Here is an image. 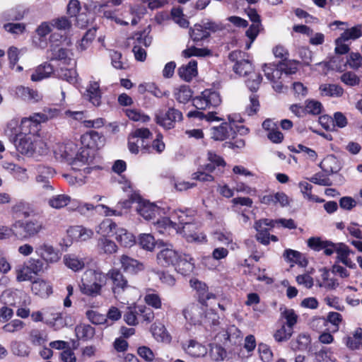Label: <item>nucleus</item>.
<instances>
[{
    "label": "nucleus",
    "instance_id": "obj_58",
    "mask_svg": "<svg viewBox=\"0 0 362 362\" xmlns=\"http://www.w3.org/2000/svg\"><path fill=\"white\" fill-rule=\"evenodd\" d=\"M139 243L142 248L148 251L153 250L156 245L154 237L148 233L141 235Z\"/></svg>",
    "mask_w": 362,
    "mask_h": 362
},
{
    "label": "nucleus",
    "instance_id": "obj_37",
    "mask_svg": "<svg viewBox=\"0 0 362 362\" xmlns=\"http://www.w3.org/2000/svg\"><path fill=\"white\" fill-rule=\"evenodd\" d=\"M63 261L64 264L74 272L81 270L85 266L83 260L74 255H64Z\"/></svg>",
    "mask_w": 362,
    "mask_h": 362
},
{
    "label": "nucleus",
    "instance_id": "obj_63",
    "mask_svg": "<svg viewBox=\"0 0 362 362\" xmlns=\"http://www.w3.org/2000/svg\"><path fill=\"white\" fill-rule=\"evenodd\" d=\"M341 81L346 85L349 86H357L360 83L359 77L354 72L347 71L344 73L341 77Z\"/></svg>",
    "mask_w": 362,
    "mask_h": 362
},
{
    "label": "nucleus",
    "instance_id": "obj_55",
    "mask_svg": "<svg viewBox=\"0 0 362 362\" xmlns=\"http://www.w3.org/2000/svg\"><path fill=\"white\" fill-rule=\"evenodd\" d=\"M138 315V306L134 308L128 307L124 315V320L128 325L135 326L139 323Z\"/></svg>",
    "mask_w": 362,
    "mask_h": 362
},
{
    "label": "nucleus",
    "instance_id": "obj_34",
    "mask_svg": "<svg viewBox=\"0 0 362 362\" xmlns=\"http://www.w3.org/2000/svg\"><path fill=\"white\" fill-rule=\"evenodd\" d=\"M117 229L115 223L110 219H105L98 226L96 232L104 237L115 235Z\"/></svg>",
    "mask_w": 362,
    "mask_h": 362
},
{
    "label": "nucleus",
    "instance_id": "obj_49",
    "mask_svg": "<svg viewBox=\"0 0 362 362\" xmlns=\"http://www.w3.org/2000/svg\"><path fill=\"white\" fill-rule=\"evenodd\" d=\"M182 55L185 58L191 57H206L211 55V51L207 48H197L196 47H190L182 51Z\"/></svg>",
    "mask_w": 362,
    "mask_h": 362
},
{
    "label": "nucleus",
    "instance_id": "obj_44",
    "mask_svg": "<svg viewBox=\"0 0 362 362\" xmlns=\"http://www.w3.org/2000/svg\"><path fill=\"white\" fill-rule=\"evenodd\" d=\"M15 272L18 282L29 281L33 279V273L25 262L16 267Z\"/></svg>",
    "mask_w": 362,
    "mask_h": 362
},
{
    "label": "nucleus",
    "instance_id": "obj_54",
    "mask_svg": "<svg viewBox=\"0 0 362 362\" xmlns=\"http://www.w3.org/2000/svg\"><path fill=\"white\" fill-rule=\"evenodd\" d=\"M299 187L300 192L303 194V197L308 201L315 202H322V200L320 199L317 196L312 194V185L307 182H300L299 183Z\"/></svg>",
    "mask_w": 362,
    "mask_h": 362
},
{
    "label": "nucleus",
    "instance_id": "obj_12",
    "mask_svg": "<svg viewBox=\"0 0 362 362\" xmlns=\"http://www.w3.org/2000/svg\"><path fill=\"white\" fill-rule=\"evenodd\" d=\"M182 114L175 108H170L163 115H156V122L165 129H170L174 127L175 123L181 121Z\"/></svg>",
    "mask_w": 362,
    "mask_h": 362
},
{
    "label": "nucleus",
    "instance_id": "obj_46",
    "mask_svg": "<svg viewBox=\"0 0 362 362\" xmlns=\"http://www.w3.org/2000/svg\"><path fill=\"white\" fill-rule=\"evenodd\" d=\"M281 317L284 319L286 326L293 328L297 323L298 316L293 309L284 308L281 313Z\"/></svg>",
    "mask_w": 362,
    "mask_h": 362
},
{
    "label": "nucleus",
    "instance_id": "obj_56",
    "mask_svg": "<svg viewBox=\"0 0 362 362\" xmlns=\"http://www.w3.org/2000/svg\"><path fill=\"white\" fill-rule=\"evenodd\" d=\"M362 35V30L361 25L354 26L351 28L346 29L341 34V39H344L346 41L352 40H355L359 38Z\"/></svg>",
    "mask_w": 362,
    "mask_h": 362
},
{
    "label": "nucleus",
    "instance_id": "obj_40",
    "mask_svg": "<svg viewBox=\"0 0 362 362\" xmlns=\"http://www.w3.org/2000/svg\"><path fill=\"white\" fill-rule=\"evenodd\" d=\"M263 71L267 78L274 82L279 79L282 75L281 68L273 64H264Z\"/></svg>",
    "mask_w": 362,
    "mask_h": 362
},
{
    "label": "nucleus",
    "instance_id": "obj_31",
    "mask_svg": "<svg viewBox=\"0 0 362 362\" xmlns=\"http://www.w3.org/2000/svg\"><path fill=\"white\" fill-rule=\"evenodd\" d=\"M3 167L5 170L13 174L18 180L25 181L28 180V177L25 168L10 162H5Z\"/></svg>",
    "mask_w": 362,
    "mask_h": 362
},
{
    "label": "nucleus",
    "instance_id": "obj_5",
    "mask_svg": "<svg viewBox=\"0 0 362 362\" xmlns=\"http://www.w3.org/2000/svg\"><path fill=\"white\" fill-rule=\"evenodd\" d=\"M177 217L179 224L181 225L182 227L178 226L176 233H181L188 242H206V236L202 233H199L196 231L198 226L191 223L185 212L180 211V214H179Z\"/></svg>",
    "mask_w": 362,
    "mask_h": 362
},
{
    "label": "nucleus",
    "instance_id": "obj_36",
    "mask_svg": "<svg viewBox=\"0 0 362 362\" xmlns=\"http://www.w3.org/2000/svg\"><path fill=\"white\" fill-rule=\"evenodd\" d=\"M173 95L180 103L185 104L192 97V91L187 86H181L174 90Z\"/></svg>",
    "mask_w": 362,
    "mask_h": 362
},
{
    "label": "nucleus",
    "instance_id": "obj_18",
    "mask_svg": "<svg viewBox=\"0 0 362 362\" xmlns=\"http://www.w3.org/2000/svg\"><path fill=\"white\" fill-rule=\"evenodd\" d=\"M15 95L24 101L35 103L42 98V95L37 90L23 86L15 88Z\"/></svg>",
    "mask_w": 362,
    "mask_h": 362
},
{
    "label": "nucleus",
    "instance_id": "obj_15",
    "mask_svg": "<svg viewBox=\"0 0 362 362\" xmlns=\"http://www.w3.org/2000/svg\"><path fill=\"white\" fill-rule=\"evenodd\" d=\"M35 252L46 263L53 264L57 262L60 259V254L52 245L44 243L36 248Z\"/></svg>",
    "mask_w": 362,
    "mask_h": 362
},
{
    "label": "nucleus",
    "instance_id": "obj_17",
    "mask_svg": "<svg viewBox=\"0 0 362 362\" xmlns=\"http://www.w3.org/2000/svg\"><path fill=\"white\" fill-rule=\"evenodd\" d=\"M182 315L185 319L192 325L201 323L203 317L202 308L194 303L187 305L182 310Z\"/></svg>",
    "mask_w": 362,
    "mask_h": 362
},
{
    "label": "nucleus",
    "instance_id": "obj_3",
    "mask_svg": "<svg viewBox=\"0 0 362 362\" xmlns=\"http://www.w3.org/2000/svg\"><path fill=\"white\" fill-rule=\"evenodd\" d=\"M56 158L62 159L71 165H74L77 162L83 164L88 163L90 158V151L82 149L78 151V146L73 141H67L59 144L54 151Z\"/></svg>",
    "mask_w": 362,
    "mask_h": 362
},
{
    "label": "nucleus",
    "instance_id": "obj_19",
    "mask_svg": "<svg viewBox=\"0 0 362 362\" xmlns=\"http://www.w3.org/2000/svg\"><path fill=\"white\" fill-rule=\"evenodd\" d=\"M175 269L183 275H189L193 272L195 262L192 257L187 254L178 255V259L174 265Z\"/></svg>",
    "mask_w": 362,
    "mask_h": 362
},
{
    "label": "nucleus",
    "instance_id": "obj_26",
    "mask_svg": "<svg viewBox=\"0 0 362 362\" xmlns=\"http://www.w3.org/2000/svg\"><path fill=\"white\" fill-rule=\"evenodd\" d=\"M197 73V62L194 59L189 61L187 64L181 66L177 70L180 77L187 82L191 81Z\"/></svg>",
    "mask_w": 362,
    "mask_h": 362
},
{
    "label": "nucleus",
    "instance_id": "obj_39",
    "mask_svg": "<svg viewBox=\"0 0 362 362\" xmlns=\"http://www.w3.org/2000/svg\"><path fill=\"white\" fill-rule=\"evenodd\" d=\"M230 130L229 125L224 123L219 127H213L211 129V136L216 141H223L229 136Z\"/></svg>",
    "mask_w": 362,
    "mask_h": 362
},
{
    "label": "nucleus",
    "instance_id": "obj_30",
    "mask_svg": "<svg viewBox=\"0 0 362 362\" xmlns=\"http://www.w3.org/2000/svg\"><path fill=\"white\" fill-rule=\"evenodd\" d=\"M177 224L167 217L158 219L154 223L155 229L160 234H170L173 231H177Z\"/></svg>",
    "mask_w": 362,
    "mask_h": 362
},
{
    "label": "nucleus",
    "instance_id": "obj_45",
    "mask_svg": "<svg viewBox=\"0 0 362 362\" xmlns=\"http://www.w3.org/2000/svg\"><path fill=\"white\" fill-rule=\"evenodd\" d=\"M151 332L153 337L159 341L170 342V336L166 331L165 327L161 324H153L151 326Z\"/></svg>",
    "mask_w": 362,
    "mask_h": 362
},
{
    "label": "nucleus",
    "instance_id": "obj_28",
    "mask_svg": "<svg viewBox=\"0 0 362 362\" xmlns=\"http://www.w3.org/2000/svg\"><path fill=\"white\" fill-rule=\"evenodd\" d=\"M320 168L327 173H336L341 170V165L337 157L329 155L321 162Z\"/></svg>",
    "mask_w": 362,
    "mask_h": 362
},
{
    "label": "nucleus",
    "instance_id": "obj_62",
    "mask_svg": "<svg viewBox=\"0 0 362 362\" xmlns=\"http://www.w3.org/2000/svg\"><path fill=\"white\" fill-rule=\"evenodd\" d=\"M305 107L306 114L308 113L316 115L320 114L322 110V105L321 103L314 100H306Z\"/></svg>",
    "mask_w": 362,
    "mask_h": 362
},
{
    "label": "nucleus",
    "instance_id": "obj_60",
    "mask_svg": "<svg viewBox=\"0 0 362 362\" xmlns=\"http://www.w3.org/2000/svg\"><path fill=\"white\" fill-rule=\"evenodd\" d=\"M86 317L93 324L103 325L107 323L105 315L93 310H88L86 312Z\"/></svg>",
    "mask_w": 362,
    "mask_h": 362
},
{
    "label": "nucleus",
    "instance_id": "obj_47",
    "mask_svg": "<svg viewBox=\"0 0 362 362\" xmlns=\"http://www.w3.org/2000/svg\"><path fill=\"white\" fill-rule=\"evenodd\" d=\"M214 239L226 245H231V248L235 249L236 244L233 243V234L229 231H216L213 234Z\"/></svg>",
    "mask_w": 362,
    "mask_h": 362
},
{
    "label": "nucleus",
    "instance_id": "obj_33",
    "mask_svg": "<svg viewBox=\"0 0 362 362\" xmlns=\"http://www.w3.org/2000/svg\"><path fill=\"white\" fill-rule=\"evenodd\" d=\"M116 240L124 247H132L135 243V238L132 233L123 228H118L115 231Z\"/></svg>",
    "mask_w": 362,
    "mask_h": 362
},
{
    "label": "nucleus",
    "instance_id": "obj_14",
    "mask_svg": "<svg viewBox=\"0 0 362 362\" xmlns=\"http://www.w3.org/2000/svg\"><path fill=\"white\" fill-rule=\"evenodd\" d=\"M178 255L171 246L164 245L157 255V262L163 267L174 266L178 259Z\"/></svg>",
    "mask_w": 362,
    "mask_h": 362
},
{
    "label": "nucleus",
    "instance_id": "obj_50",
    "mask_svg": "<svg viewBox=\"0 0 362 362\" xmlns=\"http://www.w3.org/2000/svg\"><path fill=\"white\" fill-rule=\"evenodd\" d=\"M57 76L59 78L71 84L77 81V73L74 69L61 68L57 71Z\"/></svg>",
    "mask_w": 362,
    "mask_h": 362
},
{
    "label": "nucleus",
    "instance_id": "obj_20",
    "mask_svg": "<svg viewBox=\"0 0 362 362\" xmlns=\"http://www.w3.org/2000/svg\"><path fill=\"white\" fill-rule=\"evenodd\" d=\"M182 348L185 352L192 358L204 357L208 352L205 345L194 339H190L187 344H183Z\"/></svg>",
    "mask_w": 362,
    "mask_h": 362
},
{
    "label": "nucleus",
    "instance_id": "obj_61",
    "mask_svg": "<svg viewBox=\"0 0 362 362\" xmlns=\"http://www.w3.org/2000/svg\"><path fill=\"white\" fill-rule=\"evenodd\" d=\"M243 338L241 331L235 326H230L227 330V339L234 344L240 343Z\"/></svg>",
    "mask_w": 362,
    "mask_h": 362
},
{
    "label": "nucleus",
    "instance_id": "obj_10",
    "mask_svg": "<svg viewBox=\"0 0 362 362\" xmlns=\"http://www.w3.org/2000/svg\"><path fill=\"white\" fill-rule=\"evenodd\" d=\"M36 116L37 113H35L29 117H23L21 119L18 136L21 135H27L28 134H40V124L42 121ZM16 134V136L18 135V134Z\"/></svg>",
    "mask_w": 362,
    "mask_h": 362
},
{
    "label": "nucleus",
    "instance_id": "obj_64",
    "mask_svg": "<svg viewBox=\"0 0 362 362\" xmlns=\"http://www.w3.org/2000/svg\"><path fill=\"white\" fill-rule=\"evenodd\" d=\"M52 59H58V60H64L66 62L67 60H70L71 57L73 55L72 52L70 49L61 47L56 50L55 49H52Z\"/></svg>",
    "mask_w": 362,
    "mask_h": 362
},
{
    "label": "nucleus",
    "instance_id": "obj_1",
    "mask_svg": "<svg viewBox=\"0 0 362 362\" xmlns=\"http://www.w3.org/2000/svg\"><path fill=\"white\" fill-rule=\"evenodd\" d=\"M14 144L21 154L29 158H38L49 152L46 141L40 134L21 135Z\"/></svg>",
    "mask_w": 362,
    "mask_h": 362
},
{
    "label": "nucleus",
    "instance_id": "obj_13",
    "mask_svg": "<svg viewBox=\"0 0 362 362\" xmlns=\"http://www.w3.org/2000/svg\"><path fill=\"white\" fill-rule=\"evenodd\" d=\"M81 143L88 149H98L104 146L105 138L97 132L91 131L81 136Z\"/></svg>",
    "mask_w": 362,
    "mask_h": 362
},
{
    "label": "nucleus",
    "instance_id": "obj_51",
    "mask_svg": "<svg viewBox=\"0 0 362 362\" xmlns=\"http://www.w3.org/2000/svg\"><path fill=\"white\" fill-rule=\"evenodd\" d=\"M98 249L104 253L112 254L117 251L116 244L109 239L103 237L99 239L98 243Z\"/></svg>",
    "mask_w": 362,
    "mask_h": 362
},
{
    "label": "nucleus",
    "instance_id": "obj_11",
    "mask_svg": "<svg viewBox=\"0 0 362 362\" xmlns=\"http://www.w3.org/2000/svg\"><path fill=\"white\" fill-rule=\"evenodd\" d=\"M138 199L136 210L146 220L153 219L161 214L162 210L153 203L142 200L140 197H138Z\"/></svg>",
    "mask_w": 362,
    "mask_h": 362
},
{
    "label": "nucleus",
    "instance_id": "obj_35",
    "mask_svg": "<svg viewBox=\"0 0 362 362\" xmlns=\"http://www.w3.org/2000/svg\"><path fill=\"white\" fill-rule=\"evenodd\" d=\"M165 145L163 141V136L160 134H158L156 138L153 141L152 146L148 144H144L142 141V152L144 153H150L151 150L156 151L158 153H161L164 151Z\"/></svg>",
    "mask_w": 362,
    "mask_h": 362
},
{
    "label": "nucleus",
    "instance_id": "obj_41",
    "mask_svg": "<svg viewBox=\"0 0 362 362\" xmlns=\"http://www.w3.org/2000/svg\"><path fill=\"white\" fill-rule=\"evenodd\" d=\"M320 90L322 95L329 97H340L344 93L343 88L334 84H322L320 86Z\"/></svg>",
    "mask_w": 362,
    "mask_h": 362
},
{
    "label": "nucleus",
    "instance_id": "obj_21",
    "mask_svg": "<svg viewBox=\"0 0 362 362\" xmlns=\"http://www.w3.org/2000/svg\"><path fill=\"white\" fill-rule=\"evenodd\" d=\"M192 288L197 291L199 296V300L204 304L208 300L216 298V295L209 292L206 284L197 279H192L189 281Z\"/></svg>",
    "mask_w": 362,
    "mask_h": 362
},
{
    "label": "nucleus",
    "instance_id": "obj_25",
    "mask_svg": "<svg viewBox=\"0 0 362 362\" xmlns=\"http://www.w3.org/2000/svg\"><path fill=\"white\" fill-rule=\"evenodd\" d=\"M68 233L72 238L77 241H87L92 238L94 235V232L92 229L82 226L71 227L69 229Z\"/></svg>",
    "mask_w": 362,
    "mask_h": 362
},
{
    "label": "nucleus",
    "instance_id": "obj_8",
    "mask_svg": "<svg viewBox=\"0 0 362 362\" xmlns=\"http://www.w3.org/2000/svg\"><path fill=\"white\" fill-rule=\"evenodd\" d=\"M221 103L219 93L211 89L204 90L199 96L193 99L194 105L199 110L216 107Z\"/></svg>",
    "mask_w": 362,
    "mask_h": 362
},
{
    "label": "nucleus",
    "instance_id": "obj_23",
    "mask_svg": "<svg viewBox=\"0 0 362 362\" xmlns=\"http://www.w3.org/2000/svg\"><path fill=\"white\" fill-rule=\"evenodd\" d=\"M44 314L45 316V322L47 325L54 327L56 329L64 326L65 324L62 318V314L54 308H49L45 309Z\"/></svg>",
    "mask_w": 362,
    "mask_h": 362
},
{
    "label": "nucleus",
    "instance_id": "obj_22",
    "mask_svg": "<svg viewBox=\"0 0 362 362\" xmlns=\"http://www.w3.org/2000/svg\"><path fill=\"white\" fill-rule=\"evenodd\" d=\"M354 254V252L344 243H340V245L337 247V262H341L350 269H355L356 267V264L351 258V255Z\"/></svg>",
    "mask_w": 362,
    "mask_h": 362
},
{
    "label": "nucleus",
    "instance_id": "obj_53",
    "mask_svg": "<svg viewBox=\"0 0 362 362\" xmlns=\"http://www.w3.org/2000/svg\"><path fill=\"white\" fill-rule=\"evenodd\" d=\"M171 16L173 21L179 25L181 28H188L189 22L185 18L183 11L180 8H174L171 11Z\"/></svg>",
    "mask_w": 362,
    "mask_h": 362
},
{
    "label": "nucleus",
    "instance_id": "obj_52",
    "mask_svg": "<svg viewBox=\"0 0 362 362\" xmlns=\"http://www.w3.org/2000/svg\"><path fill=\"white\" fill-rule=\"evenodd\" d=\"M293 332V328L282 325L281 327L274 332V338L278 342L285 341L291 338Z\"/></svg>",
    "mask_w": 362,
    "mask_h": 362
},
{
    "label": "nucleus",
    "instance_id": "obj_24",
    "mask_svg": "<svg viewBox=\"0 0 362 362\" xmlns=\"http://www.w3.org/2000/svg\"><path fill=\"white\" fill-rule=\"evenodd\" d=\"M32 291L41 298H47L52 293V284L42 279H37L32 283Z\"/></svg>",
    "mask_w": 362,
    "mask_h": 362
},
{
    "label": "nucleus",
    "instance_id": "obj_4",
    "mask_svg": "<svg viewBox=\"0 0 362 362\" xmlns=\"http://www.w3.org/2000/svg\"><path fill=\"white\" fill-rule=\"evenodd\" d=\"M107 277L112 282V291L115 298H119L124 293H129L132 296L129 298L130 300L139 296L138 290L128 284L127 280L119 270L115 269L110 270L106 274Z\"/></svg>",
    "mask_w": 362,
    "mask_h": 362
},
{
    "label": "nucleus",
    "instance_id": "obj_7",
    "mask_svg": "<svg viewBox=\"0 0 362 362\" xmlns=\"http://www.w3.org/2000/svg\"><path fill=\"white\" fill-rule=\"evenodd\" d=\"M245 52L239 50L233 51L229 54V59L235 62L233 66L234 71L240 76H247L252 73L253 66Z\"/></svg>",
    "mask_w": 362,
    "mask_h": 362
},
{
    "label": "nucleus",
    "instance_id": "obj_43",
    "mask_svg": "<svg viewBox=\"0 0 362 362\" xmlns=\"http://www.w3.org/2000/svg\"><path fill=\"white\" fill-rule=\"evenodd\" d=\"M149 30L145 29L143 31L134 33L132 37L133 46L136 44L141 45L142 47H147L151 44V37L149 36Z\"/></svg>",
    "mask_w": 362,
    "mask_h": 362
},
{
    "label": "nucleus",
    "instance_id": "obj_2",
    "mask_svg": "<svg viewBox=\"0 0 362 362\" xmlns=\"http://www.w3.org/2000/svg\"><path fill=\"white\" fill-rule=\"evenodd\" d=\"M107 281L106 274L93 269L86 270L82 275L79 288L88 296L96 297L102 294Z\"/></svg>",
    "mask_w": 362,
    "mask_h": 362
},
{
    "label": "nucleus",
    "instance_id": "obj_59",
    "mask_svg": "<svg viewBox=\"0 0 362 362\" xmlns=\"http://www.w3.org/2000/svg\"><path fill=\"white\" fill-rule=\"evenodd\" d=\"M261 27V23H252L247 30L245 34L246 36L250 39V42L247 44L246 49H248L250 48L252 43L255 41L258 34L259 33Z\"/></svg>",
    "mask_w": 362,
    "mask_h": 362
},
{
    "label": "nucleus",
    "instance_id": "obj_16",
    "mask_svg": "<svg viewBox=\"0 0 362 362\" xmlns=\"http://www.w3.org/2000/svg\"><path fill=\"white\" fill-rule=\"evenodd\" d=\"M83 96L93 105L100 106L102 103V91L99 83L95 81H90Z\"/></svg>",
    "mask_w": 362,
    "mask_h": 362
},
{
    "label": "nucleus",
    "instance_id": "obj_32",
    "mask_svg": "<svg viewBox=\"0 0 362 362\" xmlns=\"http://www.w3.org/2000/svg\"><path fill=\"white\" fill-rule=\"evenodd\" d=\"M284 257L287 262L297 264L302 267H305L308 264V260L305 256L296 250L291 249L286 250L284 253Z\"/></svg>",
    "mask_w": 362,
    "mask_h": 362
},
{
    "label": "nucleus",
    "instance_id": "obj_38",
    "mask_svg": "<svg viewBox=\"0 0 362 362\" xmlns=\"http://www.w3.org/2000/svg\"><path fill=\"white\" fill-rule=\"evenodd\" d=\"M76 335L78 339L89 340L95 334V329L90 325L81 324L75 328Z\"/></svg>",
    "mask_w": 362,
    "mask_h": 362
},
{
    "label": "nucleus",
    "instance_id": "obj_27",
    "mask_svg": "<svg viewBox=\"0 0 362 362\" xmlns=\"http://www.w3.org/2000/svg\"><path fill=\"white\" fill-rule=\"evenodd\" d=\"M122 268L124 272L136 274L144 269V265L138 260L133 259L126 255H123L119 258Z\"/></svg>",
    "mask_w": 362,
    "mask_h": 362
},
{
    "label": "nucleus",
    "instance_id": "obj_48",
    "mask_svg": "<svg viewBox=\"0 0 362 362\" xmlns=\"http://www.w3.org/2000/svg\"><path fill=\"white\" fill-rule=\"evenodd\" d=\"M96 30L95 28L89 29L78 44L76 46L77 50L83 52L86 50L90 45L95 38Z\"/></svg>",
    "mask_w": 362,
    "mask_h": 362
},
{
    "label": "nucleus",
    "instance_id": "obj_42",
    "mask_svg": "<svg viewBox=\"0 0 362 362\" xmlns=\"http://www.w3.org/2000/svg\"><path fill=\"white\" fill-rule=\"evenodd\" d=\"M71 199L69 195L57 194L49 199L48 204L53 209H59L67 206L71 202Z\"/></svg>",
    "mask_w": 362,
    "mask_h": 362
},
{
    "label": "nucleus",
    "instance_id": "obj_6",
    "mask_svg": "<svg viewBox=\"0 0 362 362\" xmlns=\"http://www.w3.org/2000/svg\"><path fill=\"white\" fill-rule=\"evenodd\" d=\"M13 230L16 238L25 240L37 235L42 230V225L36 220H18L13 223Z\"/></svg>",
    "mask_w": 362,
    "mask_h": 362
},
{
    "label": "nucleus",
    "instance_id": "obj_29",
    "mask_svg": "<svg viewBox=\"0 0 362 362\" xmlns=\"http://www.w3.org/2000/svg\"><path fill=\"white\" fill-rule=\"evenodd\" d=\"M53 72L54 69L52 65L44 63L35 69L30 78L33 81L37 82L49 77Z\"/></svg>",
    "mask_w": 362,
    "mask_h": 362
},
{
    "label": "nucleus",
    "instance_id": "obj_9",
    "mask_svg": "<svg viewBox=\"0 0 362 362\" xmlns=\"http://www.w3.org/2000/svg\"><path fill=\"white\" fill-rule=\"evenodd\" d=\"M218 25L214 22L202 21L190 28L189 33L194 42H199L206 39L210 35V30L216 31Z\"/></svg>",
    "mask_w": 362,
    "mask_h": 362
},
{
    "label": "nucleus",
    "instance_id": "obj_57",
    "mask_svg": "<svg viewBox=\"0 0 362 362\" xmlns=\"http://www.w3.org/2000/svg\"><path fill=\"white\" fill-rule=\"evenodd\" d=\"M51 23L53 28L60 31H68L71 28V22L66 16L54 18Z\"/></svg>",
    "mask_w": 362,
    "mask_h": 362
}]
</instances>
